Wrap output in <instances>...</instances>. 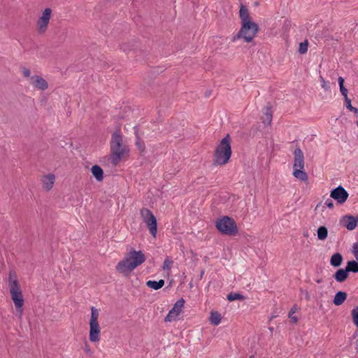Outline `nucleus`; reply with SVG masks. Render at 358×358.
<instances>
[{"mask_svg": "<svg viewBox=\"0 0 358 358\" xmlns=\"http://www.w3.org/2000/svg\"><path fill=\"white\" fill-rule=\"evenodd\" d=\"M125 257L131 263V266H135V268L141 265L146 259L145 255L141 250L136 251L134 248L130 250Z\"/></svg>", "mask_w": 358, "mask_h": 358, "instance_id": "nucleus-9", "label": "nucleus"}, {"mask_svg": "<svg viewBox=\"0 0 358 358\" xmlns=\"http://www.w3.org/2000/svg\"><path fill=\"white\" fill-rule=\"evenodd\" d=\"M249 358H255L254 355H250Z\"/></svg>", "mask_w": 358, "mask_h": 358, "instance_id": "nucleus-48", "label": "nucleus"}, {"mask_svg": "<svg viewBox=\"0 0 358 358\" xmlns=\"http://www.w3.org/2000/svg\"><path fill=\"white\" fill-rule=\"evenodd\" d=\"M301 169H294L293 175L294 176L300 180L301 181L306 182L308 180V175L307 173L302 171Z\"/></svg>", "mask_w": 358, "mask_h": 358, "instance_id": "nucleus-23", "label": "nucleus"}, {"mask_svg": "<svg viewBox=\"0 0 358 358\" xmlns=\"http://www.w3.org/2000/svg\"><path fill=\"white\" fill-rule=\"evenodd\" d=\"M324 205L330 209H332L334 207L333 201L329 198L326 200Z\"/></svg>", "mask_w": 358, "mask_h": 358, "instance_id": "nucleus-36", "label": "nucleus"}, {"mask_svg": "<svg viewBox=\"0 0 358 358\" xmlns=\"http://www.w3.org/2000/svg\"><path fill=\"white\" fill-rule=\"evenodd\" d=\"M358 222V217H355L352 215H346L343 216L341 220V224L344 226L348 230H354Z\"/></svg>", "mask_w": 358, "mask_h": 358, "instance_id": "nucleus-13", "label": "nucleus"}, {"mask_svg": "<svg viewBox=\"0 0 358 358\" xmlns=\"http://www.w3.org/2000/svg\"><path fill=\"white\" fill-rule=\"evenodd\" d=\"M15 282L17 286H20L16 273L14 271H10L8 275V287H12Z\"/></svg>", "mask_w": 358, "mask_h": 358, "instance_id": "nucleus-26", "label": "nucleus"}, {"mask_svg": "<svg viewBox=\"0 0 358 358\" xmlns=\"http://www.w3.org/2000/svg\"><path fill=\"white\" fill-rule=\"evenodd\" d=\"M320 81H321V86H322V87L325 91H327L329 89V86L327 85V82L325 81V80L324 79V78L322 76H320Z\"/></svg>", "mask_w": 358, "mask_h": 358, "instance_id": "nucleus-35", "label": "nucleus"}, {"mask_svg": "<svg viewBox=\"0 0 358 358\" xmlns=\"http://www.w3.org/2000/svg\"><path fill=\"white\" fill-rule=\"evenodd\" d=\"M173 264V261L171 257H167L163 264V269L169 271Z\"/></svg>", "mask_w": 358, "mask_h": 358, "instance_id": "nucleus-30", "label": "nucleus"}, {"mask_svg": "<svg viewBox=\"0 0 358 358\" xmlns=\"http://www.w3.org/2000/svg\"><path fill=\"white\" fill-rule=\"evenodd\" d=\"M272 111L271 107L267 106L266 108L265 112L264 113V116L262 117V122L265 124L270 125L272 121Z\"/></svg>", "mask_w": 358, "mask_h": 358, "instance_id": "nucleus-22", "label": "nucleus"}, {"mask_svg": "<svg viewBox=\"0 0 358 358\" xmlns=\"http://www.w3.org/2000/svg\"><path fill=\"white\" fill-rule=\"evenodd\" d=\"M348 196V192L341 185L338 186L330 192V197L334 199L337 204H343L347 201Z\"/></svg>", "mask_w": 358, "mask_h": 358, "instance_id": "nucleus-10", "label": "nucleus"}, {"mask_svg": "<svg viewBox=\"0 0 358 358\" xmlns=\"http://www.w3.org/2000/svg\"><path fill=\"white\" fill-rule=\"evenodd\" d=\"M31 84L36 89L44 91L48 87V82L40 76L31 77Z\"/></svg>", "mask_w": 358, "mask_h": 358, "instance_id": "nucleus-15", "label": "nucleus"}, {"mask_svg": "<svg viewBox=\"0 0 358 358\" xmlns=\"http://www.w3.org/2000/svg\"><path fill=\"white\" fill-rule=\"evenodd\" d=\"M215 227L221 234L228 236H236L238 232L235 220L228 216L217 220Z\"/></svg>", "mask_w": 358, "mask_h": 358, "instance_id": "nucleus-4", "label": "nucleus"}, {"mask_svg": "<svg viewBox=\"0 0 358 358\" xmlns=\"http://www.w3.org/2000/svg\"><path fill=\"white\" fill-rule=\"evenodd\" d=\"M340 91L342 95L344 96L345 101H347V99H349L348 96V90L345 87V86H341L340 87Z\"/></svg>", "mask_w": 358, "mask_h": 358, "instance_id": "nucleus-34", "label": "nucleus"}, {"mask_svg": "<svg viewBox=\"0 0 358 358\" xmlns=\"http://www.w3.org/2000/svg\"><path fill=\"white\" fill-rule=\"evenodd\" d=\"M339 87L344 86V78L343 77H339L338 79Z\"/></svg>", "mask_w": 358, "mask_h": 358, "instance_id": "nucleus-40", "label": "nucleus"}, {"mask_svg": "<svg viewBox=\"0 0 358 358\" xmlns=\"http://www.w3.org/2000/svg\"><path fill=\"white\" fill-rule=\"evenodd\" d=\"M294 162L293 169H301L304 168V156L302 150L299 148H296L294 152Z\"/></svg>", "mask_w": 358, "mask_h": 358, "instance_id": "nucleus-14", "label": "nucleus"}, {"mask_svg": "<svg viewBox=\"0 0 358 358\" xmlns=\"http://www.w3.org/2000/svg\"><path fill=\"white\" fill-rule=\"evenodd\" d=\"M317 234L318 239L323 241L328 236V229L325 226H321L317 229Z\"/></svg>", "mask_w": 358, "mask_h": 358, "instance_id": "nucleus-27", "label": "nucleus"}, {"mask_svg": "<svg viewBox=\"0 0 358 358\" xmlns=\"http://www.w3.org/2000/svg\"><path fill=\"white\" fill-rule=\"evenodd\" d=\"M308 43L307 41L301 42L299 44V52L300 54H305L308 50Z\"/></svg>", "mask_w": 358, "mask_h": 358, "instance_id": "nucleus-32", "label": "nucleus"}, {"mask_svg": "<svg viewBox=\"0 0 358 358\" xmlns=\"http://www.w3.org/2000/svg\"><path fill=\"white\" fill-rule=\"evenodd\" d=\"M351 315L355 325L358 328V306L352 310Z\"/></svg>", "mask_w": 358, "mask_h": 358, "instance_id": "nucleus-29", "label": "nucleus"}, {"mask_svg": "<svg viewBox=\"0 0 358 358\" xmlns=\"http://www.w3.org/2000/svg\"><path fill=\"white\" fill-rule=\"evenodd\" d=\"M121 49L124 51V52H127V51H129L130 49L127 47V44H122L121 45Z\"/></svg>", "mask_w": 358, "mask_h": 358, "instance_id": "nucleus-41", "label": "nucleus"}, {"mask_svg": "<svg viewBox=\"0 0 358 358\" xmlns=\"http://www.w3.org/2000/svg\"><path fill=\"white\" fill-rule=\"evenodd\" d=\"M343 262V257L341 253L336 252L330 258V264L333 267H339Z\"/></svg>", "mask_w": 358, "mask_h": 358, "instance_id": "nucleus-18", "label": "nucleus"}, {"mask_svg": "<svg viewBox=\"0 0 358 358\" xmlns=\"http://www.w3.org/2000/svg\"><path fill=\"white\" fill-rule=\"evenodd\" d=\"M239 16L241 20V27L238 33L233 36V42L238 39L243 38L244 41L250 43L259 30V25L253 22L249 15L246 6L241 5L239 10Z\"/></svg>", "mask_w": 358, "mask_h": 358, "instance_id": "nucleus-1", "label": "nucleus"}, {"mask_svg": "<svg viewBox=\"0 0 358 358\" xmlns=\"http://www.w3.org/2000/svg\"><path fill=\"white\" fill-rule=\"evenodd\" d=\"M321 203H321V202H320V203L316 206L315 209V210L318 208V207L321 205Z\"/></svg>", "mask_w": 358, "mask_h": 358, "instance_id": "nucleus-45", "label": "nucleus"}, {"mask_svg": "<svg viewBox=\"0 0 358 358\" xmlns=\"http://www.w3.org/2000/svg\"><path fill=\"white\" fill-rule=\"evenodd\" d=\"M51 14L52 10L50 8H47L43 10L42 15L37 21V30L38 34H43L47 31Z\"/></svg>", "mask_w": 358, "mask_h": 358, "instance_id": "nucleus-8", "label": "nucleus"}, {"mask_svg": "<svg viewBox=\"0 0 358 358\" xmlns=\"http://www.w3.org/2000/svg\"><path fill=\"white\" fill-rule=\"evenodd\" d=\"M231 138L229 134L223 138L217 145L213 155V166H224L227 164L231 157Z\"/></svg>", "mask_w": 358, "mask_h": 358, "instance_id": "nucleus-2", "label": "nucleus"}, {"mask_svg": "<svg viewBox=\"0 0 358 358\" xmlns=\"http://www.w3.org/2000/svg\"><path fill=\"white\" fill-rule=\"evenodd\" d=\"M136 145L137 146V148H138V150L141 152H143L145 151V144L144 143L141 141V139L140 138L138 134H136Z\"/></svg>", "mask_w": 358, "mask_h": 358, "instance_id": "nucleus-31", "label": "nucleus"}, {"mask_svg": "<svg viewBox=\"0 0 358 358\" xmlns=\"http://www.w3.org/2000/svg\"><path fill=\"white\" fill-rule=\"evenodd\" d=\"M294 313H295V310H294V308H292L289 313V317L292 319V320L294 323H296L297 322L298 319L296 316H292V314H294Z\"/></svg>", "mask_w": 358, "mask_h": 358, "instance_id": "nucleus-37", "label": "nucleus"}, {"mask_svg": "<svg viewBox=\"0 0 358 358\" xmlns=\"http://www.w3.org/2000/svg\"><path fill=\"white\" fill-rule=\"evenodd\" d=\"M22 73L24 77H29L31 74L30 71L27 68L23 69Z\"/></svg>", "mask_w": 358, "mask_h": 358, "instance_id": "nucleus-38", "label": "nucleus"}, {"mask_svg": "<svg viewBox=\"0 0 358 358\" xmlns=\"http://www.w3.org/2000/svg\"><path fill=\"white\" fill-rule=\"evenodd\" d=\"M13 286L9 287V291L14 305L16 308L17 316L21 319L23 313V306L24 303V296L20 286H17L15 282L13 283Z\"/></svg>", "mask_w": 358, "mask_h": 358, "instance_id": "nucleus-6", "label": "nucleus"}, {"mask_svg": "<svg viewBox=\"0 0 358 358\" xmlns=\"http://www.w3.org/2000/svg\"><path fill=\"white\" fill-rule=\"evenodd\" d=\"M92 173L96 180L101 182L103 179V171L99 165H94L91 169Z\"/></svg>", "mask_w": 358, "mask_h": 358, "instance_id": "nucleus-20", "label": "nucleus"}, {"mask_svg": "<svg viewBox=\"0 0 358 358\" xmlns=\"http://www.w3.org/2000/svg\"><path fill=\"white\" fill-rule=\"evenodd\" d=\"M55 177L54 174L50 173L44 176L42 178L43 187L47 191L50 190L55 183Z\"/></svg>", "mask_w": 358, "mask_h": 358, "instance_id": "nucleus-16", "label": "nucleus"}, {"mask_svg": "<svg viewBox=\"0 0 358 358\" xmlns=\"http://www.w3.org/2000/svg\"><path fill=\"white\" fill-rule=\"evenodd\" d=\"M345 268L347 269L348 273H350V272L355 273H358V261L357 259L348 261L347 262Z\"/></svg>", "mask_w": 358, "mask_h": 358, "instance_id": "nucleus-24", "label": "nucleus"}, {"mask_svg": "<svg viewBox=\"0 0 358 358\" xmlns=\"http://www.w3.org/2000/svg\"><path fill=\"white\" fill-rule=\"evenodd\" d=\"M357 242H358V241H357Z\"/></svg>", "mask_w": 358, "mask_h": 358, "instance_id": "nucleus-49", "label": "nucleus"}, {"mask_svg": "<svg viewBox=\"0 0 358 358\" xmlns=\"http://www.w3.org/2000/svg\"><path fill=\"white\" fill-rule=\"evenodd\" d=\"M99 315V310L95 307H92L89 339L92 343H96L100 341L101 328L98 322Z\"/></svg>", "mask_w": 358, "mask_h": 358, "instance_id": "nucleus-5", "label": "nucleus"}, {"mask_svg": "<svg viewBox=\"0 0 358 358\" xmlns=\"http://www.w3.org/2000/svg\"><path fill=\"white\" fill-rule=\"evenodd\" d=\"M321 282H322V280H321V279L317 280V283H320Z\"/></svg>", "mask_w": 358, "mask_h": 358, "instance_id": "nucleus-47", "label": "nucleus"}, {"mask_svg": "<svg viewBox=\"0 0 358 358\" xmlns=\"http://www.w3.org/2000/svg\"><path fill=\"white\" fill-rule=\"evenodd\" d=\"M348 297V294L345 292L338 291L334 296L333 303L335 306L342 305Z\"/></svg>", "mask_w": 358, "mask_h": 358, "instance_id": "nucleus-19", "label": "nucleus"}, {"mask_svg": "<svg viewBox=\"0 0 358 358\" xmlns=\"http://www.w3.org/2000/svg\"><path fill=\"white\" fill-rule=\"evenodd\" d=\"M333 277L338 282H343L349 277V273L345 268H339L335 272Z\"/></svg>", "mask_w": 358, "mask_h": 358, "instance_id": "nucleus-17", "label": "nucleus"}, {"mask_svg": "<svg viewBox=\"0 0 358 358\" xmlns=\"http://www.w3.org/2000/svg\"><path fill=\"white\" fill-rule=\"evenodd\" d=\"M357 251H358V242H356L352 245V252L354 255Z\"/></svg>", "mask_w": 358, "mask_h": 358, "instance_id": "nucleus-39", "label": "nucleus"}, {"mask_svg": "<svg viewBox=\"0 0 358 358\" xmlns=\"http://www.w3.org/2000/svg\"><path fill=\"white\" fill-rule=\"evenodd\" d=\"M345 103L346 108L349 110L353 112L355 115L358 114V108L352 106L351 100L350 99H347V101H345Z\"/></svg>", "mask_w": 358, "mask_h": 358, "instance_id": "nucleus-33", "label": "nucleus"}, {"mask_svg": "<svg viewBox=\"0 0 358 358\" xmlns=\"http://www.w3.org/2000/svg\"><path fill=\"white\" fill-rule=\"evenodd\" d=\"M355 115L357 117V120L356 121V124L358 127V113L357 115Z\"/></svg>", "mask_w": 358, "mask_h": 358, "instance_id": "nucleus-46", "label": "nucleus"}, {"mask_svg": "<svg viewBox=\"0 0 358 358\" xmlns=\"http://www.w3.org/2000/svg\"><path fill=\"white\" fill-rule=\"evenodd\" d=\"M140 213L143 222L149 229L150 233L155 237L157 231V222L156 217L148 208H142Z\"/></svg>", "mask_w": 358, "mask_h": 358, "instance_id": "nucleus-7", "label": "nucleus"}, {"mask_svg": "<svg viewBox=\"0 0 358 358\" xmlns=\"http://www.w3.org/2000/svg\"><path fill=\"white\" fill-rule=\"evenodd\" d=\"M204 273H205V271H204V270H202V271H201V274H200V278H201V279L203 278V275Z\"/></svg>", "mask_w": 358, "mask_h": 358, "instance_id": "nucleus-44", "label": "nucleus"}, {"mask_svg": "<svg viewBox=\"0 0 358 358\" xmlns=\"http://www.w3.org/2000/svg\"><path fill=\"white\" fill-rule=\"evenodd\" d=\"M185 300L181 298L178 300L176 303L174 304L172 309L169 312L168 315L166 316L164 320L165 322H171L175 320L177 316L182 312V308L184 306Z\"/></svg>", "mask_w": 358, "mask_h": 358, "instance_id": "nucleus-11", "label": "nucleus"}, {"mask_svg": "<svg viewBox=\"0 0 358 358\" xmlns=\"http://www.w3.org/2000/svg\"><path fill=\"white\" fill-rule=\"evenodd\" d=\"M165 284V281L162 279L155 281V280H148L146 282V285L155 290H158L162 288Z\"/></svg>", "mask_w": 358, "mask_h": 358, "instance_id": "nucleus-21", "label": "nucleus"}, {"mask_svg": "<svg viewBox=\"0 0 358 358\" xmlns=\"http://www.w3.org/2000/svg\"><path fill=\"white\" fill-rule=\"evenodd\" d=\"M110 147V161L115 166L128 151L127 146L123 143V137L119 129L112 134Z\"/></svg>", "mask_w": 358, "mask_h": 358, "instance_id": "nucleus-3", "label": "nucleus"}, {"mask_svg": "<svg viewBox=\"0 0 358 358\" xmlns=\"http://www.w3.org/2000/svg\"><path fill=\"white\" fill-rule=\"evenodd\" d=\"M227 299L229 301H233L235 300H244L245 296L243 294L238 293V292L237 293L231 292L227 295Z\"/></svg>", "mask_w": 358, "mask_h": 358, "instance_id": "nucleus-28", "label": "nucleus"}, {"mask_svg": "<svg viewBox=\"0 0 358 358\" xmlns=\"http://www.w3.org/2000/svg\"><path fill=\"white\" fill-rule=\"evenodd\" d=\"M115 268L117 272L123 274L125 277H128L136 268L132 266L131 263L124 257L122 261L117 263Z\"/></svg>", "mask_w": 358, "mask_h": 358, "instance_id": "nucleus-12", "label": "nucleus"}, {"mask_svg": "<svg viewBox=\"0 0 358 358\" xmlns=\"http://www.w3.org/2000/svg\"><path fill=\"white\" fill-rule=\"evenodd\" d=\"M355 348L357 351L358 352V338L355 341Z\"/></svg>", "mask_w": 358, "mask_h": 358, "instance_id": "nucleus-43", "label": "nucleus"}, {"mask_svg": "<svg viewBox=\"0 0 358 358\" xmlns=\"http://www.w3.org/2000/svg\"><path fill=\"white\" fill-rule=\"evenodd\" d=\"M221 315L217 311H212L210 316V322L212 324L217 326L221 322Z\"/></svg>", "mask_w": 358, "mask_h": 358, "instance_id": "nucleus-25", "label": "nucleus"}, {"mask_svg": "<svg viewBox=\"0 0 358 358\" xmlns=\"http://www.w3.org/2000/svg\"><path fill=\"white\" fill-rule=\"evenodd\" d=\"M85 351L88 353V354H91V350H90V348L89 346V345L87 344H85Z\"/></svg>", "mask_w": 358, "mask_h": 358, "instance_id": "nucleus-42", "label": "nucleus"}]
</instances>
